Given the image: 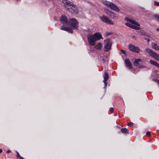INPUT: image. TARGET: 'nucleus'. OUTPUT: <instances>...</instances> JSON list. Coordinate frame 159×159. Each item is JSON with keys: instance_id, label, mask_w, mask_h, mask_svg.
Here are the masks:
<instances>
[{"instance_id": "nucleus-1", "label": "nucleus", "mask_w": 159, "mask_h": 159, "mask_svg": "<svg viewBox=\"0 0 159 159\" xmlns=\"http://www.w3.org/2000/svg\"><path fill=\"white\" fill-rule=\"evenodd\" d=\"M62 2L68 11L75 14L78 13V10L77 6L73 2L67 0H62Z\"/></svg>"}, {"instance_id": "nucleus-2", "label": "nucleus", "mask_w": 159, "mask_h": 159, "mask_svg": "<svg viewBox=\"0 0 159 159\" xmlns=\"http://www.w3.org/2000/svg\"><path fill=\"white\" fill-rule=\"evenodd\" d=\"M88 42L91 46H94L96 43V41L102 39L101 34L99 33H96L92 35L90 34L87 35Z\"/></svg>"}, {"instance_id": "nucleus-3", "label": "nucleus", "mask_w": 159, "mask_h": 159, "mask_svg": "<svg viewBox=\"0 0 159 159\" xmlns=\"http://www.w3.org/2000/svg\"><path fill=\"white\" fill-rule=\"evenodd\" d=\"M78 23L76 20L74 18L70 19L68 25H70L73 29H76L78 27Z\"/></svg>"}, {"instance_id": "nucleus-4", "label": "nucleus", "mask_w": 159, "mask_h": 159, "mask_svg": "<svg viewBox=\"0 0 159 159\" xmlns=\"http://www.w3.org/2000/svg\"><path fill=\"white\" fill-rule=\"evenodd\" d=\"M145 51L146 52L150 54V55L155 59L159 61V54L154 52L152 50L149 48H146Z\"/></svg>"}, {"instance_id": "nucleus-5", "label": "nucleus", "mask_w": 159, "mask_h": 159, "mask_svg": "<svg viewBox=\"0 0 159 159\" xmlns=\"http://www.w3.org/2000/svg\"><path fill=\"white\" fill-rule=\"evenodd\" d=\"M103 3L107 6L109 7L112 10H115L117 12H119L120 11L118 7L114 3L112 2L106 0Z\"/></svg>"}, {"instance_id": "nucleus-6", "label": "nucleus", "mask_w": 159, "mask_h": 159, "mask_svg": "<svg viewBox=\"0 0 159 159\" xmlns=\"http://www.w3.org/2000/svg\"><path fill=\"white\" fill-rule=\"evenodd\" d=\"M106 43V44L104 46V51H107L111 49L112 45L109 39H107L104 41Z\"/></svg>"}, {"instance_id": "nucleus-7", "label": "nucleus", "mask_w": 159, "mask_h": 159, "mask_svg": "<svg viewBox=\"0 0 159 159\" xmlns=\"http://www.w3.org/2000/svg\"><path fill=\"white\" fill-rule=\"evenodd\" d=\"M100 18L102 21L105 23L111 25H113L114 24V23L111 20H109L107 17L104 16L100 17Z\"/></svg>"}, {"instance_id": "nucleus-8", "label": "nucleus", "mask_w": 159, "mask_h": 159, "mask_svg": "<svg viewBox=\"0 0 159 159\" xmlns=\"http://www.w3.org/2000/svg\"><path fill=\"white\" fill-rule=\"evenodd\" d=\"M129 48L130 50L132 52H139L140 51V50L138 47L132 45H129Z\"/></svg>"}, {"instance_id": "nucleus-9", "label": "nucleus", "mask_w": 159, "mask_h": 159, "mask_svg": "<svg viewBox=\"0 0 159 159\" xmlns=\"http://www.w3.org/2000/svg\"><path fill=\"white\" fill-rule=\"evenodd\" d=\"M61 22L64 24L67 25L68 24V19L65 16H62L60 18Z\"/></svg>"}, {"instance_id": "nucleus-10", "label": "nucleus", "mask_w": 159, "mask_h": 159, "mask_svg": "<svg viewBox=\"0 0 159 159\" xmlns=\"http://www.w3.org/2000/svg\"><path fill=\"white\" fill-rule=\"evenodd\" d=\"M103 77H104V79L103 81V82L105 84L104 87H105L106 86H107V81L108 78V77H109L108 74L107 72H105L104 75Z\"/></svg>"}, {"instance_id": "nucleus-11", "label": "nucleus", "mask_w": 159, "mask_h": 159, "mask_svg": "<svg viewBox=\"0 0 159 159\" xmlns=\"http://www.w3.org/2000/svg\"><path fill=\"white\" fill-rule=\"evenodd\" d=\"M125 63L126 64V66L128 68L132 69V64L128 59H126L125 60Z\"/></svg>"}, {"instance_id": "nucleus-12", "label": "nucleus", "mask_w": 159, "mask_h": 159, "mask_svg": "<svg viewBox=\"0 0 159 159\" xmlns=\"http://www.w3.org/2000/svg\"><path fill=\"white\" fill-rule=\"evenodd\" d=\"M106 13L113 19H115L116 17V15L114 13L110 11H107Z\"/></svg>"}, {"instance_id": "nucleus-13", "label": "nucleus", "mask_w": 159, "mask_h": 159, "mask_svg": "<svg viewBox=\"0 0 159 159\" xmlns=\"http://www.w3.org/2000/svg\"><path fill=\"white\" fill-rule=\"evenodd\" d=\"M141 60L140 59H134V64L135 66H139L140 65L139 62H141Z\"/></svg>"}, {"instance_id": "nucleus-14", "label": "nucleus", "mask_w": 159, "mask_h": 159, "mask_svg": "<svg viewBox=\"0 0 159 159\" xmlns=\"http://www.w3.org/2000/svg\"><path fill=\"white\" fill-rule=\"evenodd\" d=\"M145 40H147L148 43H149L150 42V39H152V37L149 34H146L145 35V36L144 37Z\"/></svg>"}, {"instance_id": "nucleus-15", "label": "nucleus", "mask_w": 159, "mask_h": 159, "mask_svg": "<svg viewBox=\"0 0 159 159\" xmlns=\"http://www.w3.org/2000/svg\"><path fill=\"white\" fill-rule=\"evenodd\" d=\"M152 46L153 48L159 51V46L157 44L155 43H152Z\"/></svg>"}, {"instance_id": "nucleus-16", "label": "nucleus", "mask_w": 159, "mask_h": 159, "mask_svg": "<svg viewBox=\"0 0 159 159\" xmlns=\"http://www.w3.org/2000/svg\"><path fill=\"white\" fill-rule=\"evenodd\" d=\"M121 132L123 133H128L129 132V130L126 128H122L121 129Z\"/></svg>"}, {"instance_id": "nucleus-17", "label": "nucleus", "mask_w": 159, "mask_h": 159, "mask_svg": "<svg viewBox=\"0 0 159 159\" xmlns=\"http://www.w3.org/2000/svg\"><path fill=\"white\" fill-rule=\"evenodd\" d=\"M102 46V44L99 42L95 46V48L97 49H100L101 48Z\"/></svg>"}, {"instance_id": "nucleus-18", "label": "nucleus", "mask_w": 159, "mask_h": 159, "mask_svg": "<svg viewBox=\"0 0 159 159\" xmlns=\"http://www.w3.org/2000/svg\"><path fill=\"white\" fill-rule=\"evenodd\" d=\"M68 27L64 25H63L61 27V29L62 30L66 31Z\"/></svg>"}, {"instance_id": "nucleus-19", "label": "nucleus", "mask_w": 159, "mask_h": 159, "mask_svg": "<svg viewBox=\"0 0 159 159\" xmlns=\"http://www.w3.org/2000/svg\"><path fill=\"white\" fill-rule=\"evenodd\" d=\"M130 23L133 24L135 25H136L137 26H140V25L139 24L134 20H131Z\"/></svg>"}, {"instance_id": "nucleus-20", "label": "nucleus", "mask_w": 159, "mask_h": 159, "mask_svg": "<svg viewBox=\"0 0 159 159\" xmlns=\"http://www.w3.org/2000/svg\"><path fill=\"white\" fill-rule=\"evenodd\" d=\"M132 26V27H131L132 28L136 30H139L141 29L140 28L137 26L134 25H133Z\"/></svg>"}, {"instance_id": "nucleus-21", "label": "nucleus", "mask_w": 159, "mask_h": 159, "mask_svg": "<svg viewBox=\"0 0 159 159\" xmlns=\"http://www.w3.org/2000/svg\"><path fill=\"white\" fill-rule=\"evenodd\" d=\"M17 153V158H19V159H24V158L21 157L20 155L19 154V153L18 152H16Z\"/></svg>"}, {"instance_id": "nucleus-22", "label": "nucleus", "mask_w": 159, "mask_h": 159, "mask_svg": "<svg viewBox=\"0 0 159 159\" xmlns=\"http://www.w3.org/2000/svg\"><path fill=\"white\" fill-rule=\"evenodd\" d=\"M66 31L69 32L70 33H73V31L72 30V29L70 28L69 27H68L67 30Z\"/></svg>"}, {"instance_id": "nucleus-23", "label": "nucleus", "mask_w": 159, "mask_h": 159, "mask_svg": "<svg viewBox=\"0 0 159 159\" xmlns=\"http://www.w3.org/2000/svg\"><path fill=\"white\" fill-rule=\"evenodd\" d=\"M150 62L152 64L155 66L156 65L157 63V62L155 61H152V60H150Z\"/></svg>"}, {"instance_id": "nucleus-24", "label": "nucleus", "mask_w": 159, "mask_h": 159, "mask_svg": "<svg viewBox=\"0 0 159 159\" xmlns=\"http://www.w3.org/2000/svg\"><path fill=\"white\" fill-rule=\"evenodd\" d=\"M154 17L159 22V16L155 15L154 16Z\"/></svg>"}, {"instance_id": "nucleus-25", "label": "nucleus", "mask_w": 159, "mask_h": 159, "mask_svg": "<svg viewBox=\"0 0 159 159\" xmlns=\"http://www.w3.org/2000/svg\"><path fill=\"white\" fill-rule=\"evenodd\" d=\"M125 25H126L127 26H128L130 28H131L133 25L131 24L130 23H125Z\"/></svg>"}, {"instance_id": "nucleus-26", "label": "nucleus", "mask_w": 159, "mask_h": 159, "mask_svg": "<svg viewBox=\"0 0 159 159\" xmlns=\"http://www.w3.org/2000/svg\"><path fill=\"white\" fill-rule=\"evenodd\" d=\"M134 123L133 122L128 123L127 125L129 126L132 127L133 126Z\"/></svg>"}, {"instance_id": "nucleus-27", "label": "nucleus", "mask_w": 159, "mask_h": 159, "mask_svg": "<svg viewBox=\"0 0 159 159\" xmlns=\"http://www.w3.org/2000/svg\"><path fill=\"white\" fill-rule=\"evenodd\" d=\"M120 51L123 53L125 56H126V52L125 50L122 49L120 50Z\"/></svg>"}, {"instance_id": "nucleus-28", "label": "nucleus", "mask_w": 159, "mask_h": 159, "mask_svg": "<svg viewBox=\"0 0 159 159\" xmlns=\"http://www.w3.org/2000/svg\"><path fill=\"white\" fill-rule=\"evenodd\" d=\"M146 135L148 137H150L151 136L150 133L149 131H148L146 133Z\"/></svg>"}, {"instance_id": "nucleus-29", "label": "nucleus", "mask_w": 159, "mask_h": 159, "mask_svg": "<svg viewBox=\"0 0 159 159\" xmlns=\"http://www.w3.org/2000/svg\"><path fill=\"white\" fill-rule=\"evenodd\" d=\"M154 3L155 5L157 6H159V2H157L156 1H155L154 2Z\"/></svg>"}, {"instance_id": "nucleus-30", "label": "nucleus", "mask_w": 159, "mask_h": 159, "mask_svg": "<svg viewBox=\"0 0 159 159\" xmlns=\"http://www.w3.org/2000/svg\"><path fill=\"white\" fill-rule=\"evenodd\" d=\"M112 34L111 32H107L106 35L107 36H108L110 35H111Z\"/></svg>"}, {"instance_id": "nucleus-31", "label": "nucleus", "mask_w": 159, "mask_h": 159, "mask_svg": "<svg viewBox=\"0 0 159 159\" xmlns=\"http://www.w3.org/2000/svg\"><path fill=\"white\" fill-rule=\"evenodd\" d=\"M114 110V108H113L111 107L110 108V110L111 112H113Z\"/></svg>"}, {"instance_id": "nucleus-32", "label": "nucleus", "mask_w": 159, "mask_h": 159, "mask_svg": "<svg viewBox=\"0 0 159 159\" xmlns=\"http://www.w3.org/2000/svg\"><path fill=\"white\" fill-rule=\"evenodd\" d=\"M132 20L130 19H129V18H127V19H126V20L128 22H130L131 21V20Z\"/></svg>"}, {"instance_id": "nucleus-33", "label": "nucleus", "mask_w": 159, "mask_h": 159, "mask_svg": "<svg viewBox=\"0 0 159 159\" xmlns=\"http://www.w3.org/2000/svg\"><path fill=\"white\" fill-rule=\"evenodd\" d=\"M138 66H139V68H143L145 67L144 66H143L142 65H140Z\"/></svg>"}, {"instance_id": "nucleus-34", "label": "nucleus", "mask_w": 159, "mask_h": 159, "mask_svg": "<svg viewBox=\"0 0 159 159\" xmlns=\"http://www.w3.org/2000/svg\"><path fill=\"white\" fill-rule=\"evenodd\" d=\"M155 66H157V67L159 68V64L157 63V64H156V65Z\"/></svg>"}, {"instance_id": "nucleus-35", "label": "nucleus", "mask_w": 159, "mask_h": 159, "mask_svg": "<svg viewBox=\"0 0 159 159\" xmlns=\"http://www.w3.org/2000/svg\"><path fill=\"white\" fill-rule=\"evenodd\" d=\"M11 152V151L10 150H7V152H6V153H10Z\"/></svg>"}, {"instance_id": "nucleus-36", "label": "nucleus", "mask_w": 159, "mask_h": 159, "mask_svg": "<svg viewBox=\"0 0 159 159\" xmlns=\"http://www.w3.org/2000/svg\"><path fill=\"white\" fill-rule=\"evenodd\" d=\"M147 34H144L143 33H141V35L142 36H145V35H146Z\"/></svg>"}, {"instance_id": "nucleus-37", "label": "nucleus", "mask_w": 159, "mask_h": 159, "mask_svg": "<svg viewBox=\"0 0 159 159\" xmlns=\"http://www.w3.org/2000/svg\"><path fill=\"white\" fill-rule=\"evenodd\" d=\"M2 152V150L1 149H0V153H1Z\"/></svg>"}, {"instance_id": "nucleus-38", "label": "nucleus", "mask_w": 159, "mask_h": 159, "mask_svg": "<svg viewBox=\"0 0 159 159\" xmlns=\"http://www.w3.org/2000/svg\"><path fill=\"white\" fill-rule=\"evenodd\" d=\"M156 30L157 31H159V27L158 28H157Z\"/></svg>"}, {"instance_id": "nucleus-39", "label": "nucleus", "mask_w": 159, "mask_h": 159, "mask_svg": "<svg viewBox=\"0 0 159 159\" xmlns=\"http://www.w3.org/2000/svg\"><path fill=\"white\" fill-rule=\"evenodd\" d=\"M134 37H135V36H133V37H132V38H134Z\"/></svg>"}, {"instance_id": "nucleus-40", "label": "nucleus", "mask_w": 159, "mask_h": 159, "mask_svg": "<svg viewBox=\"0 0 159 159\" xmlns=\"http://www.w3.org/2000/svg\"><path fill=\"white\" fill-rule=\"evenodd\" d=\"M16 1H18L19 0H16Z\"/></svg>"}]
</instances>
